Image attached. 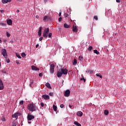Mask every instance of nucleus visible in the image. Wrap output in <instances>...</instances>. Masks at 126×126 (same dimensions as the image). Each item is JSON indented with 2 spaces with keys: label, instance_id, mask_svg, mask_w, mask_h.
I'll return each instance as SVG.
<instances>
[{
  "label": "nucleus",
  "instance_id": "obj_19",
  "mask_svg": "<svg viewBox=\"0 0 126 126\" xmlns=\"http://www.w3.org/2000/svg\"><path fill=\"white\" fill-rule=\"evenodd\" d=\"M74 125H75V126H81V124L78 123V122L75 121L74 123Z\"/></svg>",
  "mask_w": 126,
  "mask_h": 126
},
{
  "label": "nucleus",
  "instance_id": "obj_11",
  "mask_svg": "<svg viewBox=\"0 0 126 126\" xmlns=\"http://www.w3.org/2000/svg\"><path fill=\"white\" fill-rule=\"evenodd\" d=\"M32 70H35V71H36V70H40V69L37 68V67L35 66H32Z\"/></svg>",
  "mask_w": 126,
  "mask_h": 126
},
{
  "label": "nucleus",
  "instance_id": "obj_5",
  "mask_svg": "<svg viewBox=\"0 0 126 126\" xmlns=\"http://www.w3.org/2000/svg\"><path fill=\"white\" fill-rule=\"evenodd\" d=\"M50 72L52 74L55 72V64H52L50 65Z\"/></svg>",
  "mask_w": 126,
  "mask_h": 126
},
{
  "label": "nucleus",
  "instance_id": "obj_17",
  "mask_svg": "<svg viewBox=\"0 0 126 126\" xmlns=\"http://www.w3.org/2000/svg\"><path fill=\"white\" fill-rule=\"evenodd\" d=\"M86 72H87L88 73H90V74H91L93 73V72H94L92 70H87L86 71Z\"/></svg>",
  "mask_w": 126,
  "mask_h": 126
},
{
  "label": "nucleus",
  "instance_id": "obj_63",
  "mask_svg": "<svg viewBox=\"0 0 126 126\" xmlns=\"http://www.w3.org/2000/svg\"><path fill=\"white\" fill-rule=\"evenodd\" d=\"M81 59H83V57H81Z\"/></svg>",
  "mask_w": 126,
  "mask_h": 126
},
{
  "label": "nucleus",
  "instance_id": "obj_1",
  "mask_svg": "<svg viewBox=\"0 0 126 126\" xmlns=\"http://www.w3.org/2000/svg\"><path fill=\"white\" fill-rule=\"evenodd\" d=\"M63 74H67V69L66 68H61L57 72V76L59 78L62 77Z\"/></svg>",
  "mask_w": 126,
  "mask_h": 126
},
{
  "label": "nucleus",
  "instance_id": "obj_38",
  "mask_svg": "<svg viewBox=\"0 0 126 126\" xmlns=\"http://www.w3.org/2000/svg\"><path fill=\"white\" fill-rule=\"evenodd\" d=\"M64 107V105H63V104H61V105H60V108H63Z\"/></svg>",
  "mask_w": 126,
  "mask_h": 126
},
{
  "label": "nucleus",
  "instance_id": "obj_44",
  "mask_svg": "<svg viewBox=\"0 0 126 126\" xmlns=\"http://www.w3.org/2000/svg\"><path fill=\"white\" fill-rule=\"evenodd\" d=\"M16 114H17L18 117V116H20V115H21V114L20 113H17Z\"/></svg>",
  "mask_w": 126,
  "mask_h": 126
},
{
  "label": "nucleus",
  "instance_id": "obj_26",
  "mask_svg": "<svg viewBox=\"0 0 126 126\" xmlns=\"http://www.w3.org/2000/svg\"><path fill=\"white\" fill-rule=\"evenodd\" d=\"M16 56L18 58V59H21V56H20V55H19V54L16 53Z\"/></svg>",
  "mask_w": 126,
  "mask_h": 126
},
{
  "label": "nucleus",
  "instance_id": "obj_20",
  "mask_svg": "<svg viewBox=\"0 0 126 126\" xmlns=\"http://www.w3.org/2000/svg\"><path fill=\"white\" fill-rule=\"evenodd\" d=\"M94 54H96V55H99V54H100V52H99V51H98V50H94Z\"/></svg>",
  "mask_w": 126,
  "mask_h": 126
},
{
  "label": "nucleus",
  "instance_id": "obj_14",
  "mask_svg": "<svg viewBox=\"0 0 126 126\" xmlns=\"http://www.w3.org/2000/svg\"><path fill=\"white\" fill-rule=\"evenodd\" d=\"M2 3H7V2H10L11 0H1Z\"/></svg>",
  "mask_w": 126,
  "mask_h": 126
},
{
  "label": "nucleus",
  "instance_id": "obj_45",
  "mask_svg": "<svg viewBox=\"0 0 126 126\" xmlns=\"http://www.w3.org/2000/svg\"><path fill=\"white\" fill-rule=\"evenodd\" d=\"M81 80H83L84 81V82H85V79H84V78H81Z\"/></svg>",
  "mask_w": 126,
  "mask_h": 126
},
{
  "label": "nucleus",
  "instance_id": "obj_47",
  "mask_svg": "<svg viewBox=\"0 0 126 126\" xmlns=\"http://www.w3.org/2000/svg\"><path fill=\"white\" fill-rule=\"evenodd\" d=\"M117 2H121V0H116Z\"/></svg>",
  "mask_w": 126,
  "mask_h": 126
},
{
  "label": "nucleus",
  "instance_id": "obj_36",
  "mask_svg": "<svg viewBox=\"0 0 126 126\" xmlns=\"http://www.w3.org/2000/svg\"><path fill=\"white\" fill-rule=\"evenodd\" d=\"M50 96H54V93H49Z\"/></svg>",
  "mask_w": 126,
  "mask_h": 126
},
{
  "label": "nucleus",
  "instance_id": "obj_56",
  "mask_svg": "<svg viewBox=\"0 0 126 126\" xmlns=\"http://www.w3.org/2000/svg\"><path fill=\"white\" fill-rule=\"evenodd\" d=\"M48 1V0H44V2H47Z\"/></svg>",
  "mask_w": 126,
  "mask_h": 126
},
{
  "label": "nucleus",
  "instance_id": "obj_18",
  "mask_svg": "<svg viewBox=\"0 0 126 126\" xmlns=\"http://www.w3.org/2000/svg\"><path fill=\"white\" fill-rule=\"evenodd\" d=\"M77 64V60H76V59H74V62L73 63V64L74 65H76Z\"/></svg>",
  "mask_w": 126,
  "mask_h": 126
},
{
  "label": "nucleus",
  "instance_id": "obj_13",
  "mask_svg": "<svg viewBox=\"0 0 126 126\" xmlns=\"http://www.w3.org/2000/svg\"><path fill=\"white\" fill-rule=\"evenodd\" d=\"M7 23L8 25H12V21L10 19L7 20Z\"/></svg>",
  "mask_w": 126,
  "mask_h": 126
},
{
  "label": "nucleus",
  "instance_id": "obj_50",
  "mask_svg": "<svg viewBox=\"0 0 126 126\" xmlns=\"http://www.w3.org/2000/svg\"><path fill=\"white\" fill-rule=\"evenodd\" d=\"M0 12H1L2 13V12H4V11H3V10H0Z\"/></svg>",
  "mask_w": 126,
  "mask_h": 126
},
{
  "label": "nucleus",
  "instance_id": "obj_52",
  "mask_svg": "<svg viewBox=\"0 0 126 126\" xmlns=\"http://www.w3.org/2000/svg\"><path fill=\"white\" fill-rule=\"evenodd\" d=\"M3 42H4V43L6 42V39H4V40H3Z\"/></svg>",
  "mask_w": 126,
  "mask_h": 126
},
{
  "label": "nucleus",
  "instance_id": "obj_55",
  "mask_svg": "<svg viewBox=\"0 0 126 126\" xmlns=\"http://www.w3.org/2000/svg\"><path fill=\"white\" fill-rule=\"evenodd\" d=\"M16 12H17L18 13L19 12V10H17V11H16Z\"/></svg>",
  "mask_w": 126,
  "mask_h": 126
},
{
  "label": "nucleus",
  "instance_id": "obj_42",
  "mask_svg": "<svg viewBox=\"0 0 126 126\" xmlns=\"http://www.w3.org/2000/svg\"><path fill=\"white\" fill-rule=\"evenodd\" d=\"M40 106H41V107H44V103L41 102V103H40Z\"/></svg>",
  "mask_w": 126,
  "mask_h": 126
},
{
  "label": "nucleus",
  "instance_id": "obj_41",
  "mask_svg": "<svg viewBox=\"0 0 126 126\" xmlns=\"http://www.w3.org/2000/svg\"><path fill=\"white\" fill-rule=\"evenodd\" d=\"M43 36L40 37L39 38V41H42V40H43Z\"/></svg>",
  "mask_w": 126,
  "mask_h": 126
},
{
  "label": "nucleus",
  "instance_id": "obj_8",
  "mask_svg": "<svg viewBox=\"0 0 126 126\" xmlns=\"http://www.w3.org/2000/svg\"><path fill=\"white\" fill-rule=\"evenodd\" d=\"M42 98L44 99V100H49L50 99V96L47 94L42 95Z\"/></svg>",
  "mask_w": 126,
  "mask_h": 126
},
{
  "label": "nucleus",
  "instance_id": "obj_9",
  "mask_svg": "<svg viewBox=\"0 0 126 126\" xmlns=\"http://www.w3.org/2000/svg\"><path fill=\"white\" fill-rule=\"evenodd\" d=\"M3 83H2L1 79H0V90H3Z\"/></svg>",
  "mask_w": 126,
  "mask_h": 126
},
{
  "label": "nucleus",
  "instance_id": "obj_21",
  "mask_svg": "<svg viewBox=\"0 0 126 126\" xmlns=\"http://www.w3.org/2000/svg\"><path fill=\"white\" fill-rule=\"evenodd\" d=\"M64 28H69L70 26L69 25H67V24H64Z\"/></svg>",
  "mask_w": 126,
  "mask_h": 126
},
{
  "label": "nucleus",
  "instance_id": "obj_3",
  "mask_svg": "<svg viewBox=\"0 0 126 126\" xmlns=\"http://www.w3.org/2000/svg\"><path fill=\"white\" fill-rule=\"evenodd\" d=\"M49 31H50V30L48 28H46L43 31V37H44L45 38H47L48 34H49Z\"/></svg>",
  "mask_w": 126,
  "mask_h": 126
},
{
  "label": "nucleus",
  "instance_id": "obj_32",
  "mask_svg": "<svg viewBox=\"0 0 126 126\" xmlns=\"http://www.w3.org/2000/svg\"><path fill=\"white\" fill-rule=\"evenodd\" d=\"M38 32H42V28H41V27H39Z\"/></svg>",
  "mask_w": 126,
  "mask_h": 126
},
{
  "label": "nucleus",
  "instance_id": "obj_59",
  "mask_svg": "<svg viewBox=\"0 0 126 126\" xmlns=\"http://www.w3.org/2000/svg\"><path fill=\"white\" fill-rule=\"evenodd\" d=\"M18 0V1H22V0Z\"/></svg>",
  "mask_w": 126,
  "mask_h": 126
},
{
  "label": "nucleus",
  "instance_id": "obj_40",
  "mask_svg": "<svg viewBox=\"0 0 126 126\" xmlns=\"http://www.w3.org/2000/svg\"><path fill=\"white\" fill-rule=\"evenodd\" d=\"M1 121H2V122H5V118H2Z\"/></svg>",
  "mask_w": 126,
  "mask_h": 126
},
{
  "label": "nucleus",
  "instance_id": "obj_43",
  "mask_svg": "<svg viewBox=\"0 0 126 126\" xmlns=\"http://www.w3.org/2000/svg\"><path fill=\"white\" fill-rule=\"evenodd\" d=\"M62 17L59 18V21L60 22H61V21H62Z\"/></svg>",
  "mask_w": 126,
  "mask_h": 126
},
{
  "label": "nucleus",
  "instance_id": "obj_54",
  "mask_svg": "<svg viewBox=\"0 0 126 126\" xmlns=\"http://www.w3.org/2000/svg\"><path fill=\"white\" fill-rule=\"evenodd\" d=\"M72 107V106L71 105H69V108H70V109H71Z\"/></svg>",
  "mask_w": 126,
  "mask_h": 126
},
{
  "label": "nucleus",
  "instance_id": "obj_29",
  "mask_svg": "<svg viewBox=\"0 0 126 126\" xmlns=\"http://www.w3.org/2000/svg\"><path fill=\"white\" fill-rule=\"evenodd\" d=\"M64 16L65 18H66V17H68V14H67V13H65L64 14Z\"/></svg>",
  "mask_w": 126,
  "mask_h": 126
},
{
  "label": "nucleus",
  "instance_id": "obj_2",
  "mask_svg": "<svg viewBox=\"0 0 126 126\" xmlns=\"http://www.w3.org/2000/svg\"><path fill=\"white\" fill-rule=\"evenodd\" d=\"M28 109L31 112H35L37 111L38 108L36 107V105L34 103H31L28 105Z\"/></svg>",
  "mask_w": 126,
  "mask_h": 126
},
{
  "label": "nucleus",
  "instance_id": "obj_60",
  "mask_svg": "<svg viewBox=\"0 0 126 126\" xmlns=\"http://www.w3.org/2000/svg\"><path fill=\"white\" fill-rule=\"evenodd\" d=\"M2 42V40H1V39H0V43H1Z\"/></svg>",
  "mask_w": 126,
  "mask_h": 126
},
{
  "label": "nucleus",
  "instance_id": "obj_34",
  "mask_svg": "<svg viewBox=\"0 0 126 126\" xmlns=\"http://www.w3.org/2000/svg\"><path fill=\"white\" fill-rule=\"evenodd\" d=\"M24 102V101L23 100L20 101V105H23Z\"/></svg>",
  "mask_w": 126,
  "mask_h": 126
},
{
  "label": "nucleus",
  "instance_id": "obj_62",
  "mask_svg": "<svg viewBox=\"0 0 126 126\" xmlns=\"http://www.w3.org/2000/svg\"><path fill=\"white\" fill-rule=\"evenodd\" d=\"M1 64H0V66H1Z\"/></svg>",
  "mask_w": 126,
  "mask_h": 126
},
{
  "label": "nucleus",
  "instance_id": "obj_24",
  "mask_svg": "<svg viewBox=\"0 0 126 126\" xmlns=\"http://www.w3.org/2000/svg\"><path fill=\"white\" fill-rule=\"evenodd\" d=\"M104 115H105V116H108V115H109V111L105 110L104 111Z\"/></svg>",
  "mask_w": 126,
  "mask_h": 126
},
{
  "label": "nucleus",
  "instance_id": "obj_10",
  "mask_svg": "<svg viewBox=\"0 0 126 126\" xmlns=\"http://www.w3.org/2000/svg\"><path fill=\"white\" fill-rule=\"evenodd\" d=\"M72 31L73 32H77V27L76 26H73Z\"/></svg>",
  "mask_w": 126,
  "mask_h": 126
},
{
  "label": "nucleus",
  "instance_id": "obj_16",
  "mask_svg": "<svg viewBox=\"0 0 126 126\" xmlns=\"http://www.w3.org/2000/svg\"><path fill=\"white\" fill-rule=\"evenodd\" d=\"M46 86L48 87L49 89H52V87H51V84L49 83L46 84Z\"/></svg>",
  "mask_w": 126,
  "mask_h": 126
},
{
  "label": "nucleus",
  "instance_id": "obj_53",
  "mask_svg": "<svg viewBox=\"0 0 126 126\" xmlns=\"http://www.w3.org/2000/svg\"><path fill=\"white\" fill-rule=\"evenodd\" d=\"M16 63H17V64H20V63L18 62H16Z\"/></svg>",
  "mask_w": 126,
  "mask_h": 126
},
{
  "label": "nucleus",
  "instance_id": "obj_46",
  "mask_svg": "<svg viewBox=\"0 0 126 126\" xmlns=\"http://www.w3.org/2000/svg\"><path fill=\"white\" fill-rule=\"evenodd\" d=\"M12 126H16V123H13Z\"/></svg>",
  "mask_w": 126,
  "mask_h": 126
},
{
  "label": "nucleus",
  "instance_id": "obj_15",
  "mask_svg": "<svg viewBox=\"0 0 126 126\" xmlns=\"http://www.w3.org/2000/svg\"><path fill=\"white\" fill-rule=\"evenodd\" d=\"M49 19H50V17H49L48 16H45L43 18V20L44 21H48Z\"/></svg>",
  "mask_w": 126,
  "mask_h": 126
},
{
  "label": "nucleus",
  "instance_id": "obj_22",
  "mask_svg": "<svg viewBox=\"0 0 126 126\" xmlns=\"http://www.w3.org/2000/svg\"><path fill=\"white\" fill-rule=\"evenodd\" d=\"M53 110H54V111H55V112H56L57 109V106H56V105H53Z\"/></svg>",
  "mask_w": 126,
  "mask_h": 126
},
{
  "label": "nucleus",
  "instance_id": "obj_49",
  "mask_svg": "<svg viewBox=\"0 0 126 126\" xmlns=\"http://www.w3.org/2000/svg\"><path fill=\"white\" fill-rule=\"evenodd\" d=\"M61 15H62V12H60L59 13V16H61Z\"/></svg>",
  "mask_w": 126,
  "mask_h": 126
},
{
  "label": "nucleus",
  "instance_id": "obj_61",
  "mask_svg": "<svg viewBox=\"0 0 126 126\" xmlns=\"http://www.w3.org/2000/svg\"><path fill=\"white\" fill-rule=\"evenodd\" d=\"M36 18H38V16H36Z\"/></svg>",
  "mask_w": 126,
  "mask_h": 126
},
{
  "label": "nucleus",
  "instance_id": "obj_12",
  "mask_svg": "<svg viewBox=\"0 0 126 126\" xmlns=\"http://www.w3.org/2000/svg\"><path fill=\"white\" fill-rule=\"evenodd\" d=\"M83 115V113L81 111H78L77 112V115H78V117H82Z\"/></svg>",
  "mask_w": 126,
  "mask_h": 126
},
{
  "label": "nucleus",
  "instance_id": "obj_28",
  "mask_svg": "<svg viewBox=\"0 0 126 126\" xmlns=\"http://www.w3.org/2000/svg\"><path fill=\"white\" fill-rule=\"evenodd\" d=\"M96 75L98 77H100V78H102V75H100V73L96 74Z\"/></svg>",
  "mask_w": 126,
  "mask_h": 126
},
{
  "label": "nucleus",
  "instance_id": "obj_30",
  "mask_svg": "<svg viewBox=\"0 0 126 126\" xmlns=\"http://www.w3.org/2000/svg\"><path fill=\"white\" fill-rule=\"evenodd\" d=\"M6 59V62H7V63H10V60H9V59H7V58H5Z\"/></svg>",
  "mask_w": 126,
  "mask_h": 126
},
{
  "label": "nucleus",
  "instance_id": "obj_31",
  "mask_svg": "<svg viewBox=\"0 0 126 126\" xmlns=\"http://www.w3.org/2000/svg\"><path fill=\"white\" fill-rule=\"evenodd\" d=\"M6 36H7V37H10V33H9L8 32H6Z\"/></svg>",
  "mask_w": 126,
  "mask_h": 126
},
{
  "label": "nucleus",
  "instance_id": "obj_4",
  "mask_svg": "<svg viewBox=\"0 0 126 126\" xmlns=\"http://www.w3.org/2000/svg\"><path fill=\"white\" fill-rule=\"evenodd\" d=\"M2 52V55L5 59H6L7 58V52H6V50L5 49H3L1 50Z\"/></svg>",
  "mask_w": 126,
  "mask_h": 126
},
{
  "label": "nucleus",
  "instance_id": "obj_58",
  "mask_svg": "<svg viewBox=\"0 0 126 126\" xmlns=\"http://www.w3.org/2000/svg\"><path fill=\"white\" fill-rule=\"evenodd\" d=\"M10 43H13V41L11 40V41H10Z\"/></svg>",
  "mask_w": 126,
  "mask_h": 126
},
{
  "label": "nucleus",
  "instance_id": "obj_35",
  "mask_svg": "<svg viewBox=\"0 0 126 126\" xmlns=\"http://www.w3.org/2000/svg\"><path fill=\"white\" fill-rule=\"evenodd\" d=\"M48 37L49 38H51V37H52V32H50L48 34Z\"/></svg>",
  "mask_w": 126,
  "mask_h": 126
},
{
  "label": "nucleus",
  "instance_id": "obj_57",
  "mask_svg": "<svg viewBox=\"0 0 126 126\" xmlns=\"http://www.w3.org/2000/svg\"><path fill=\"white\" fill-rule=\"evenodd\" d=\"M28 124H29L30 125H31V122H28Z\"/></svg>",
  "mask_w": 126,
  "mask_h": 126
},
{
  "label": "nucleus",
  "instance_id": "obj_6",
  "mask_svg": "<svg viewBox=\"0 0 126 126\" xmlns=\"http://www.w3.org/2000/svg\"><path fill=\"white\" fill-rule=\"evenodd\" d=\"M34 118L35 117H34V116L31 115L30 114H28L27 117V119H28V121H32V119H34Z\"/></svg>",
  "mask_w": 126,
  "mask_h": 126
},
{
  "label": "nucleus",
  "instance_id": "obj_51",
  "mask_svg": "<svg viewBox=\"0 0 126 126\" xmlns=\"http://www.w3.org/2000/svg\"><path fill=\"white\" fill-rule=\"evenodd\" d=\"M38 47H39V44H36V48H38Z\"/></svg>",
  "mask_w": 126,
  "mask_h": 126
},
{
  "label": "nucleus",
  "instance_id": "obj_64",
  "mask_svg": "<svg viewBox=\"0 0 126 126\" xmlns=\"http://www.w3.org/2000/svg\"><path fill=\"white\" fill-rule=\"evenodd\" d=\"M81 57H79V59H80Z\"/></svg>",
  "mask_w": 126,
  "mask_h": 126
},
{
  "label": "nucleus",
  "instance_id": "obj_37",
  "mask_svg": "<svg viewBox=\"0 0 126 126\" xmlns=\"http://www.w3.org/2000/svg\"><path fill=\"white\" fill-rule=\"evenodd\" d=\"M39 76H40V77H42V76H43V74L42 73H40L39 74Z\"/></svg>",
  "mask_w": 126,
  "mask_h": 126
},
{
  "label": "nucleus",
  "instance_id": "obj_27",
  "mask_svg": "<svg viewBox=\"0 0 126 126\" xmlns=\"http://www.w3.org/2000/svg\"><path fill=\"white\" fill-rule=\"evenodd\" d=\"M21 56L23 58H25L26 57V54L25 53H22Z\"/></svg>",
  "mask_w": 126,
  "mask_h": 126
},
{
  "label": "nucleus",
  "instance_id": "obj_48",
  "mask_svg": "<svg viewBox=\"0 0 126 126\" xmlns=\"http://www.w3.org/2000/svg\"><path fill=\"white\" fill-rule=\"evenodd\" d=\"M2 73L5 74V73H6V71H2Z\"/></svg>",
  "mask_w": 126,
  "mask_h": 126
},
{
  "label": "nucleus",
  "instance_id": "obj_33",
  "mask_svg": "<svg viewBox=\"0 0 126 126\" xmlns=\"http://www.w3.org/2000/svg\"><path fill=\"white\" fill-rule=\"evenodd\" d=\"M94 18L95 20H98V17L97 16H94Z\"/></svg>",
  "mask_w": 126,
  "mask_h": 126
},
{
  "label": "nucleus",
  "instance_id": "obj_39",
  "mask_svg": "<svg viewBox=\"0 0 126 126\" xmlns=\"http://www.w3.org/2000/svg\"><path fill=\"white\" fill-rule=\"evenodd\" d=\"M38 36L39 37H41V35H42V32H38Z\"/></svg>",
  "mask_w": 126,
  "mask_h": 126
},
{
  "label": "nucleus",
  "instance_id": "obj_25",
  "mask_svg": "<svg viewBox=\"0 0 126 126\" xmlns=\"http://www.w3.org/2000/svg\"><path fill=\"white\" fill-rule=\"evenodd\" d=\"M13 118H18V115H17V113H15L14 115L12 116Z\"/></svg>",
  "mask_w": 126,
  "mask_h": 126
},
{
  "label": "nucleus",
  "instance_id": "obj_7",
  "mask_svg": "<svg viewBox=\"0 0 126 126\" xmlns=\"http://www.w3.org/2000/svg\"><path fill=\"white\" fill-rule=\"evenodd\" d=\"M70 94V91H69V90H67L64 92V96L65 97H68V96H69Z\"/></svg>",
  "mask_w": 126,
  "mask_h": 126
},
{
  "label": "nucleus",
  "instance_id": "obj_23",
  "mask_svg": "<svg viewBox=\"0 0 126 126\" xmlns=\"http://www.w3.org/2000/svg\"><path fill=\"white\" fill-rule=\"evenodd\" d=\"M93 49V47L92 46H90L88 48V50L89 51V52H91V51H92Z\"/></svg>",
  "mask_w": 126,
  "mask_h": 126
}]
</instances>
